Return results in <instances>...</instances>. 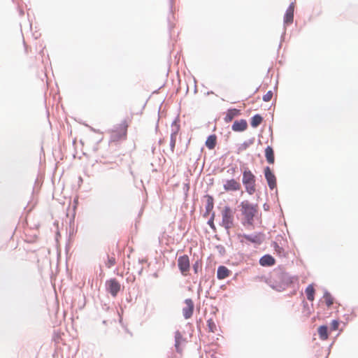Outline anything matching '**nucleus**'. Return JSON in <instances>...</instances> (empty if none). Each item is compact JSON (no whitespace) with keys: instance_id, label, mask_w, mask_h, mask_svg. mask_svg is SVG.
<instances>
[{"instance_id":"obj_1","label":"nucleus","mask_w":358,"mask_h":358,"mask_svg":"<svg viewBox=\"0 0 358 358\" xmlns=\"http://www.w3.org/2000/svg\"><path fill=\"white\" fill-rule=\"evenodd\" d=\"M241 214L243 216L244 224L252 225L254 217L258 213V206L243 201L240 204Z\"/></svg>"},{"instance_id":"obj_2","label":"nucleus","mask_w":358,"mask_h":358,"mask_svg":"<svg viewBox=\"0 0 358 358\" xmlns=\"http://www.w3.org/2000/svg\"><path fill=\"white\" fill-rule=\"evenodd\" d=\"M129 123L127 120H123L119 124H117L113 129L108 131L110 142L117 143L124 141L127 137V129Z\"/></svg>"},{"instance_id":"obj_3","label":"nucleus","mask_w":358,"mask_h":358,"mask_svg":"<svg viewBox=\"0 0 358 358\" xmlns=\"http://www.w3.org/2000/svg\"><path fill=\"white\" fill-rule=\"evenodd\" d=\"M255 176L249 169H245L243 172L242 182L245 187L246 192L252 195L256 192Z\"/></svg>"},{"instance_id":"obj_4","label":"nucleus","mask_w":358,"mask_h":358,"mask_svg":"<svg viewBox=\"0 0 358 358\" xmlns=\"http://www.w3.org/2000/svg\"><path fill=\"white\" fill-rule=\"evenodd\" d=\"M222 224L227 229L234 226V212L229 206H225L222 210Z\"/></svg>"},{"instance_id":"obj_5","label":"nucleus","mask_w":358,"mask_h":358,"mask_svg":"<svg viewBox=\"0 0 358 358\" xmlns=\"http://www.w3.org/2000/svg\"><path fill=\"white\" fill-rule=\"evenodd\" d=\"M107 291L113 296L115 297L120 290V283L115 278L110 279L106 283Z\"/></svg>"},{"instance_id":"obj_6","label":"nucleus","mask_w":358,"mask_h":358,"mask_svg":"<svg viewBox=\"0 0 358 358\" xmlns=\"http://www.w3.org/2000/svg\"><path fill=\"white\" fill-rule=\"evenodd\" d=\"M178 266L183 275H187L189 270V259L187 255L179 257L178 259Z\"/></svg>"},{"instance_id":"obj_7","label":"nucleus","mask_w":358,"mask_h":358,"mask_svg":"<svg viewBox=\"0 0 358 358\" xmlns=\"http://www.w3.org/2000/svg\"><path fill=\"white\" fill-rule=\"evenodd\" d=\"M264 176L269 188L271 189L275 188L277 185L276 178L270 167L266 166L264 169Z\"/></svg>"},{"instance_id":"obj_8","label":"nucleus","mask_w":358,"mask_h":358,"mask_svg":"<svg viewBox=\"0 0 358 358\" xmlns=\"http://www.w3.org/2000/svg\"><path fill=\"white\" fill-rule=\"evenodd\" d=\"M223 188L226 192H236L240 190L241 186L238 180L230 179L225 181Z\"/></svg>"},{"instance_id":"obj_9","label":"nucleus","mask_w":358,"mask_h":358,"mask_svg":"<svg viewBox=\"0 0 358 358\" xmlns=\"http://www.w3.org/2000/svg\"><path fill=\"white\" fill-rule=\"evenodd\" d=\"M194 303L190 299H187L185 301V306L182 308V313L185 319H189L192 317L194 312Z\"/></svg>"},{"instance_id":"obj_10","label":"nucleus","mask_w":358,"mask_h":358,"mask_svg":"<svg viewBox=\"0 0 358 358\" xmlns=\"http://www.w3.org/2000/svg\"><path fill=\"white\" fill-rule=\"evenodd\" d=\"M294 5L292 3L288 8L286 10V13L284 16V23L286 24H289L293 22L294 20Z\"/></svg>"},{"instance_id":"obj_11","label":"nucleus","mask_w":358,"mask_h":358,"mask_svg":"<svg viewBox=\"0 0 358 358\" xmlns=\"http://www.w3.org/2000/svg\"><path fill=\"white\" fill-rule=\"evenodd\" d=\"M248 128V123L245 120H236L232 125V130L236 132H241L246 130Z\"/></svg>"},{"instance_id":"obj_12","label":"nucleus","mask_w":358,"mask_h":358,"mask_svg":"<svg viewBox=\"0 0 358 358\" xmlns=\"http://www.w3.org/2000/svg\"><path fill=\"white\" fill-rule=\"evenodd\" d=\"M240 110L236 108L229 109L226 113V115L224 118L225 122L229 123L232 121V120L239 115Z\"/></svg>"},{"instance_id":"obj_13","label":"nucleus","mask_w":358,"mask_h":358,"mask_svg":"<svg viewBox=\"0 0 358 358\" xmlns=\"http://www.w3.org/2000/svg\"><path fill=\"white\" fill-rule=\"evenodd\" d=\"M265 157L268 163L273 164L275 162L274 152L271 146L265 149Z\"/></svg>"},{"instance_id":"obj_14","label":"nucleus","mask_w":358,"mask_h":358,"mask_svg":"<svg viewBox=\"0 0 358 358\" xmlns=\"http://www.w3.org/2000/svg\"><path fill=\"white\" fill-rule=\"evenodd\" d=\"M229 273L230 271L227 267L221 266L217 268V276L218 279L222 280L227 278Z\"/></svg>"},{"instance_id":"obj_15","label":"nucleus","mask_w":358,"mask_h":358,"mask_svg":"<svg viewBox=\"0 0 358 358\" xmlns=\"http://www.w3.org/2000/svg\"><path fill=\"white\" fill-rule=\"evenodd\" d=\"M259 263L262 266H273L275 264V259L271 255H264L260 259Z\"/></svg>"},{"instance_id":"obj_16","label":"nucleus","mask_w":358,"mask_h":358,"mask_svg":"<svg viewBox=\"0 0 358 358\" xmlns=\"http://www.w3.org/2000/svg\"><path fill=\"white\" fill-rule=\"evenodd\" d=\"M217 144V136L215 134L210 135L207 138L206 141V147L210 149H214Z\"/></svg>"},{"instance_id":"obj_17","label":"nucleus","mask_w":358,"mask_h":358,"mask_svg":"<svg viewBox=\"0 0 358 358\" xmlns=\"http://www.w3.org/2000/svg\"><path fill=\"white\" fill-rule=\"evenodd\" d=\"M308 300L313 301L315 299V290L313 285H309L305 290Z\"/></svg>"},{"instance_id":"obj_18","label":"nucleus","mask_w":358,"mask_h":358,"mask_svg":"<svg viewBox=\"0 0 358 358\" xmlns=\"http://www.w3.org/2000/svg\"><path fill=\"white\" fill-rule=\"evenodd\" d=\"M318 334L321 340L325 341L328 338V331L327 326H320L318 328Z\"/></svg>"},{"instance_id":"obj_19","label":"nucleus","mask_w":358,"mask_h":358,"mask_svg":"<svg viewBox=\"0 0 358 358\" xmlns=\"http://www.w3.org/2000/svg\"><path fill=\"white\" fill-rule=\"evenodd\" d=\"M324 302L328 308L331 307L334 303V298L329 292H325L323 296Z\"/></svg>"},{"instance_id":"obj_20","label":"nucleus","mask_w":358,"mask_h":358,"mask_svg":"<svg viewBox=\"0 0 358 358\" xmlns=\"http://www.w3.org/2000/svg\"><path fill=\"white\" fill-rule=\"evenodd\" d=\"M182 336L181 334L179 331L176 332V334H175V341H176L175 346H176V350L178 352H181V350L180 349V343L182 342Z\"/></svg>"},{"instance_id":"obj_21","label":"nucleus","mask_w":358,"mask_h":358,"mask_svg":"<svg viewBox=\"0 0 358 358\" xmlns=\"http://www.w3.org/2000/svg\"><path fill=\"white\" fill-rule=\"evenodd\" d=\"M262 117L259 115H255L251 120V125L252 127H258L262 122Z\"/></svg>"},{"instance_id":"obj_22","label":"nucleus","mask_w":358,"mask_h":358,"mask_svg":"<svg viewBox=\"0 0 358 358\" xmlns=\"http://www.w3.org/2000/svg\"><path fill=\"white\" fill-rule=\"evenodd\" d=\"M207 326L208 331L213 333H215L217 331V326L212 319H209L207 321Z\"/></svg>"},{"instance_id":"obj_23","label":"nucleus","mask_w":358,"mask_h":358,"mask_svg":"<svg viewBox=\"0 0 358 358\" xmlns=\"http://www.w3.org/2000/svg\"><path fill=\"white\" fill-rule=\"evenodd\" d=\"M243 237L252 243H259L260 241L258 236H251L249 235H243Z\"/></svg>"},{"instance_id":"obj_24","label":"nucleus","mask_w":358,"mask_h":358,"mask_svg":"<svg viewBox=\"0 0 358 358\" xmlns=\"http://www.w3.org/2000/svg\"><path fill=\"white\" fill-rule=\"evenodd\" d=\"M116 264L115 258L113 257L108 256V262L106 263V266L108 268H111Z\"/></svg>"},{"instance_id":"obj_25","label":"nucleus","mask_w":358,"mask_h":358,"mask_svg":"<svg viewBox=\"0 0 358 358\" xmlns=\"http://www.w3.org/2000/svg\"><path fill=\"white\" fill-rule=\"evenodd\" d=\"M176 134H172L171 136V149L172 152H173L175 146H176Z\"/></svg>"},{"instance_id":"obj_26","label":"nucleus","mask_w":358,"mask_h":358,"mask_svg":"<svg viewBox=\"0 0 358 358\" xmlns=\"http://www.w3.org/2000/svg\"><path fill=\"white\" fill-rule=\"evenodd\" d=\"M273 97V92L272 91H268L267 92V93L263 96V101H266V102H268V101H270L271 100Z\"/></svg>"},{"instance_id":"obj_27","label":"nucleus","mask_w":358,"mask_h":358,"mask_svg":"<svg viewBox=\"0 0 358 358\" xmlns=\"http://www.w3.org/2000/svg\"><path fill=\"white\" fill-rule=\"evenodd\" d=\"M339 322L338 320H333L330 324V328L332 331H336L338 329Z\"/></svg>"},{"instance_id":"obj_28","label":"nucleus","mask_w":358,"mask_h":358,"mask_svg":"<svg viewBox=\"0 0 358 358\" xmlns=\"http://www.w3.org/2000/svg\"><path fill=\"white\" fill-rule=\"evenodd\" d=\"M213 199L212 197L209 196L208 197V205H207V210H210V208H213Z\"/></svg>"},{"instance_id":"obj_29","label":"nucleus","mask_w":358,"mask_h":358,"mask_svg":"<svg viewBox=\"0 0 358 358\" xmlns=\"http://www.w3.org/2000/svg\"><path fill=\"white\" fill-rule=\"evenodd\" d=\"M229 171H231V173L232 175H233V174H234V173H236V167H232V168H231V169L228 171V172H229Z\"/></svg>"},{"instance_id":"obj_30","label":"nucleus","mask_w":358,"mask_h":358,"mask_svg":"<svg viewBox=\"0 0 358 358\" xmlns=\"http://www.w3.org/2000/svg\"><path fill=\"white\" fill-rule=\"evenodd\" d=\"M198 267H199L198 263H196V264L193 266L194 271V272H195L196 273L198 272Z\"/></svg>"},{"instance_id":"obj_31","label":"nucleus","mask_w":358,"mask_h":358,"mask_svg":"<svg viewBox=\"0 0 358 358\" xmlns=\"http://www.w3.org/2000/svg\"><path fill=\"white\" fill-rule=\"evenodd\" d=\"M211 358H217V357H212Z\"/></svg>"}]
</instances>
